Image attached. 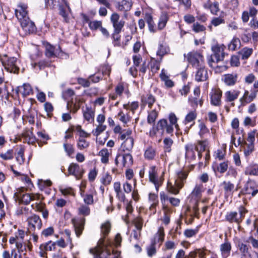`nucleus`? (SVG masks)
<instances>
[{
    "mask_svg": "<svg viewBox=\"0 0 258 258\" xmlns=\"http://www.w3.org/2000/svg\"><path fill=\"white\" fill-rule=\"evenodd\" d=\"M225 196H229L232 195L234 189V185L229 181H224L222 184Z\"/></svg>",
    "mask_w": 258,
    "mask_h": 258,
    "instance_id": "nucleus-27",
    "label": "nucleus"
},
{
    "mask_svg": "<svg viewBox=\"0 0 258 258\" xmlns=\"http://www.w3.org/2000/svg\"><path fill=\"white\" fill-rule=\"evenodd\" d=\"M197 69L195 75V80L197 82H204L208 78V74L207 70L205 68V64L200 66Z\"/></svg>",
    "mask_w": 258,
    "mask_h": 258,
    "instance_id": "nucleus-18",
    "label": "nucleus"
},
{
    "mask_svg": "<svg viewBox=\"0 0 258 258\" xmlns=\"http://www.w3.org/2000/svg\"><path fill=\"white\" fill-rule=\"evenodd\" d=\"M20 23L22 28L26 33H31L35 30L34 23L31 21L29 18L25 19Z\"/></svg>",
    "mask_w": 258,
    "mask_h": 258,
    "instance_id": "nucleus-21",
    "label": "nucleus"
},
{
    "mask_svg": "<svg viewBox=\"0 0 258 258\" xmlns=\"http://www.w3.org/2000/svg\"><path fill=\"white\" fill-rule=\"evenodd\" d=\"M146 21L148 25L150 31L152 32H155L156 31V29L154 27V23L151 15H147L146 16Z\"/></svg>",
    "mask_w": 258,
    "mask_h": 258,
    "instance_id": "nucleus-53",
    "label": "nucleus"
},
{
    "mask_svg": "<svg viewBox=\"0 0 258 258\" xmlns=\"http://www.w3.org/2000/svg\"><path fill=\"white\" fill-rule=\"evenodd\" d=\"M253 49L252 48L244 47L241 49L240 54L241 55L242 59H247L252 54Z\"/></svg>",
    "mask_w": 258,
    "mask_h": 258,
    "instance_id": "nucleus-51",
    "label": "nucleus"
},
{
    "mask_svg": "<svg viewBox=\"0 0 258 258\" xmlns=\"http://www.w3.org/2000/svg\"><path fill=\"white\" fill-rule=\"evenodd\" d=\"M102 26V22L100 21H93L89 22V27L92 30H96L100 28Z\"/></svg>",
    "mask_w": 258,
    "mask_h": 258,
    "instance_id": "nucleus-57",
    "label": "nucleus"
},
{
    "mask_svg": "<svg viewBox=\"0 0 258 258\" xmlns=\"http://www.w3.org/2000/svg\"><path fill=\"white\" fill-rule=\"evenodd\" d=\"M209 9L212 14L217 15L218 12L220 11L219 3L217 2H215L211 4L209 6Z\"/></svg>",
    "mask_w": 258,
    "mask_h": 258,
    "instance_id": "nucleus-54",
    "label": "nucleus"
},
{
    "mask_svg": "<svg viewBox=\"0 0 258 258\" xmlns=\"http://www.w3.org/2000/svg\"><path fill=\"white\" fill-rule=\"evenodd\" d=\"M28 222V230L34 231L36 229L40 230L42 225V221L39 216L33 215L27 219Z\"/></svg>",
    "mask_w": 258,
    "mask_h": 258,
    "instance_id": "nucleus-10",
    "label": "nucleus"
},
{
    "mask_svg": "<svg viewBox=\"0 0 258 258\" xmlns=\"http://www.w3.org/2000/svg\"><path fill=\"white\" fill-rule=\"evenodd\" d=\"M163 211L164 216L161 219L165 225H168L170 223V216L171 213V209L167 206H163Z\"/></svg>",
    "mask_w": 258,
    "mask_h": 258,
    "instance_id": "nucleus-32",
    "label": "nucleus"
},
{
    "mask_svg": "<svg viewBox=\"0 0 258 258\" xmlns=\"http://www.w3.org/2000/svg\"><path fill=\"white\" fill-rule=\"evenodd\" d=\"M111 180V176L109 173H105L103 174L101 181L104 185H107L110 183Z\"/></svg>",
    "mask_w": 258,
    "mask_h": 258,
    "instance_id": "nucleus-63",
    "label": "nucleus"
},
{
    "mask_svg": "<svg viewBox=\"0 0 258 258\" xmlns=\"http://www.w3.org/2000/svg\"><path fill=\"white\" fill-rule=\"evenodd\" d=\"M23 142H26L28 144H33L37 141L32 132L30 130H26L24 131L20 139Z\"/></svg>",
    "mask_w": 258,
    "mask_h": 258,
    "instance_id": "nucleus-17",
    "label": "nucleus"
},
{
    "mask_svg": "<svg viewBox=\"0 0 258 258\" xmlns=\"http://www.w3.org/2000/svg\"><path fill=\"white\" fill-rule=\"evenodd\" d=\"M63 148L68 156H71L74 154L75 150L72 144L64 143Z\"/></svg>",
    "mask_w": 258,
    "mask_h": 258,
    "instance_id": "nucleus-60",
    "label": "nucleus"
},
{
    "mask_svg": "<svg viewBox=\"0 0 258 258\" xmlns=\"http://www.w3.org/2000/svg\"><path fill=\"white\" fill-rule=\"evenodd\" d=\"M49 65L50 63L45 60H42L38 63H32V67L33 69L36 70H41L44 69L45 67L49 66Z\"/></svg>",
    "mask_w": 258,
    "mask_h": 258,
    "instance_id": "nucleus-44",
    "label": "nucleus"
},
{
    "mask_svg": "<svg viewBox=\"0 0 258 258\" xmlns=\"http://www.w3.org/2000/svg\"><path fill=\"white\" fill-rule=\"evenodd\" d=\"M185 156L186 157L195 158V147L192 144H188L185 146Z\"/></svg>",
    "mask_w": 258,
    "mask_h": 258,
    "instance_id": "nucleus-46",
    "label": "nucleus"
},
{
    "mask_svg": "<svg viewBox=\"0 0 258 258\" xmlns=\"http://www.w3.org/2000/svg\"><path fill=\"white\" fill-rule=\"evenodd\" d=\"M156 155V150L152 147H148L145 151L144 157L148 160H152Z\"/></svg>",
    "mask_w": 258,
    "mask_h": 258,
    "instance_id": "nucleus-39",
    "label": "nucleus"
},
{
    "mask_svg": "<svg viewBox=\"0 0 258 258\" xmlns=\"http://www.w3.org/2000/svg\"><path fill=\"white\" fill-rule=\"evenodd\" d=\"M132 134V131L131 130H124L120 132V135L118 138L122 141L126 140L127 139L133 138V137H131Z\"/></svg>",
    "mask_w": 258,
    "mask_h": 258,
    "instance_id": "nucleus-50",
    "label": "nucleus"
},
{
    "mask_svg": "<svg viewBox=\"0 0 258 258\" xmlns=\"http://www.w3.org/2000/svg\"><path fill=\"white\" fill-rule=\"evenodd\" d=\"M23 187L19 188L18 192L15 193L14 198L16 201H18L20 204L28 205L31 201H38L40 198L39 194H23Z\"/></svg>",
    "mask_w": 258,
    "mask_h": 258,
    "instance_id": "nucleus-2",
    "label": "nucleus"
},
{
    "mask_svg": "<svg viewBox=\"0 0 258 258\" xmlns=\"http://www.w3.org/2000/svg\"><path fill=\"white\" fill-rule=\"evenodd\" d=\"M19 91L23 96H26L32 94L33 90L29 84H24L19 87Z\"/></svg>",
    "mask_w": 258,
    "mask_h": 258,
    "instance_id": "nucleus-33",
    "label": "nucleus"
},
{
    "mask_svg": "<svg viewBox=\"0 0 258 258\" xmlns=\"http://www.w3.org/2000/svg\"><path fill=\"white\" fill-rule=\"evenodd\" d=\"M61 2L64 4L66 7L70 10V7L68 3L65 0H61ZM45 7L47 9H54L58 6L59 7V14L63 18L66 22L68 20V14L64 10L63 8L60 5V0H45Z\"/></svg>",
    "mask_w": 258,
    "mask_h": 258,
    "instance_id": "nucleus-3",
    "label": "nucleus"
},
{
    "mask_svg": "<svg viewBox=\"0 0 258 258\" xmlns=\"http://www.w3.org/2000/svg\"><path fill=\"white\" fill-rule=\"evenodd\" d=\"M24 149L22 148H21L17 153V155L16 156V160L19 162L20 164H22L24 162Z\"/></svg>",
    "mask_w": 258,
    "mask_h": 258,
    "instance_id": "nucleus-58",
    "label": "nucleus"
},
{
    "mask_svg": "<svg viewBox=\"0 0 258 258\" xmlns=\"http://www.w3.org/2000/svg\"><path fill=\"white\" fill-rule=\"evenodd\" d=\"M208 63L211 68H214L216 67L217 69L221 68V71H225L227 69V68L226 67V66H222V67H219L218 66H215V64L217 63V62H216V60L213 54L210 55L208 57Z\"/></svg>",
    "mask_w": 258,
    "mask_h": 258,
    "instance_id": "nucleus-45",
    "label": "nucleus"
},
{
    "mask_svg": "<svg viewBox=\"0 0 258 258\" xmlns=\"http://www.w3.org/2000/svg\"><path fill=\"white\" fill-rule=\"evenodd\" d=\"M110 20L115 33H119L124 25L125 22L123 20H120L119 15L116 13H114L111 15Z\"/></svg>",
    "mask_w": 258,
    "mask_h": 258,
    "instance_id": "nucleus-11",
    "label": "nucleus"
},
{
    "mask_svg": "<svg viewBox=\"0 0 258 258\" xmlns=\"http://www.w3.org/2000/svg\"><path fill=\"white\" fill-rule=\"evenodd\" d=\"M72 222L73 224L77 236L79 237L82 234L84 230L85 219L84 218L80 219L73 218L72 219Z\"/></svg>",
    "mask_w": 258,
    "mask_h": 258,
    "instance_id": "nucleus-15",
    "label": "nucleus"
},
{
    "mask_svg": "<svg viewBox=\"0 0 258 258\" xmlns=\"http://www.w3.org/2000/svg\"><path fill=\"white\" fill-rule=\"evenodd\" d=\"M89 142L85 139L79 138L77 141V147L80 150H84L87 148L89 146Z\"/></svg>",
    "mask_w": 258,
    "mask_h": 258,
    "instance_id": "nucleus-52",
    "label": "nucleus"
},
{
    "mask_svg": "<svg viewBox=\"0 0 258 258\" xmlns=\"http://www.w3.org/2000/svg\"><path fill=\"white\" fill-rule=\"evenodd\" d=\"M196 117L197 113L196 111H190L185 116V118L184 120L185 124L193 122V123L190 125V126H191L194 123V121Z\"/></svg>",
    "mask_w": 258,
    "mask_h": 258,
    "instance_id": "nucleus-47",
    "label": "nucleus"
},
{
    "mask_svg": "<svg viewBox=\"0 0 258 258\" xmlns=\"http://www.w3.org/2000/svg\"><path fill=\"white\" fill-rule=\"evenodd\" d=\"M184 56L185 58H187V61L193 67L196 68H198L200 66H203L205 64L203 55L198 52H190L187 55L184 54Z\"/></svg>",
    "mask_w": 258,
    "mask_h": 258,
    "instance_id": "nucleus-5",
    "label": "nucleus"
},
{
    "mask_svg": "<svg viewBox=\"0 0 258 258\" xmlns=\"http://www.w3.org/2000/svg\"><path fill=\"white\" fill-rule=\"evenodd\" d=\"M67 107L70 112L73 113H76L80 108V106L77 105L76 101L73 98L71 99H68Z\"/></svg>",
    "mask_w": 258,
    "mask_h": 258,
    "instance_id": "nucleus-31",
    "label": "nucleus"
},
{
    "mask_svg": "<svg viewBox=\"0 0 258 258\" xmlns=\"http://www.w3.org/2000/svg\"><path fill=\"white\" fill-rule=\"evenodd\" d=\"M187 173L185 171H180L177 173V178L175 179L174 185L168 182L167 189L168 191L174 195L178 194L179 189L183 186L185 180L187 177Z\"/></svg>",
    "mask_w": 258,
    "mask_h": 258,
    "instance_id": "nucleus-1",
    "label": "nucleus"
},
{
    "mask_svg": "<svg viewBox=\"0 0 258 258\" xmlns=\"http://www.w3.org/2000/svg\"><path fill=\"white\" fill-rule=\"evenodd\" d=\"M152 58L150 61V69L153 74L156 73L160 69V61Z\"/></svg>",
    "mask_w": 258,
    "mask_h": 258,
    "instance_id": "nucleus-43",
    "label": "nucleus"
},
{
    "mask_svg": "<svg viewBox=\"0 0 258 258\" xmlns=\"http://www.w3.org/2000/svg\"><path fill=\"white\" fill-rule=\"evenodd\" d=\"M228 168V162L224 161L220 163L219 166L217 167V171L221 173H224L225 172Z\"/></svg>",
    "mask_w": 258,
    "mask_h": 258,
    "instance_id": "nucleus-61",
    "label": "nucleus"
},
{
    "mask_svg": "<svg viewBox=\"0 0 258 258\" xmlns=\"http://www.w3.org/2000/svg\"><path fill=\"white\" fill-rule=\"evenodd\" d=\"M237 80L236 74H228L223 76L222 80L227 86H233L235 84Z\"/></svg>",
    "mask_w": 258,
    "mask_h": 258,
    "instance_id": "nucleus-24",
    "label": "nucleus"
},
{
    "mask_svg": "<svg viewBox=\"0 0 258 258\" xmlns=\"http://www.w3.org/2000/svg\"><path fill=\"white\" fill-rule=\"evenodd\" d=\"M84 170L81 166L76 163H72L68 167L69 175H73L77 180L82 178Z\"/></svg>",
    "mask_w": 258,
    "mask_h": 258,
    "instance_id": "nucleus-7",
    "label": "nucleus"
},
{
    "mask_svg": "<svg viewBox=\"0 0 258 258\" xmlns=\"http://www.w3.org/2000/svg\"><path fill=\"white\" fill-rule=\"evenodd\" d=\"M45 47V54L49 58L59 57L61 56V50L59 46L54 47L48 43L44 44Z\"/></svg>",
    "mask_w": 258,
    "mask_h": 258,
    "instance_id": "nucleus-8",
    "label": "nucleus"
},
{
    "mask_svg": "<svg viewBox=\"0 0 258 258\" xmlns=\"http://www.w3.org/2000/svg\"><path fill=\"white\" fill-rule=\"evenodd\" d=\"M256 92H252L248 95V91H245L243 96L239 99L241 105H245L246 104L251 102L256 97Z\"/></svg>",
    "mask_w": 258,
    "mask_h": 258,
    "instance_id": "nucleus-22",
    "label": "nucleus"
},
{
    "mask_svg": "<svg viewBox=\"0 0 258 258\" xmlns=\"http://www.w3.org/2000/svg\"><path fill=\"white\" fill-rule=\"evenodd\" d=\"M258 193L257 187L255 183L252 180H249L245 184L244 187L239 194L248 196V198L250 199L251 197H254Z\"/></svg>",
    "mask_w": 258,
    "mask_h": 258,
    "instance_id": "nucleus-6",
    "label": "nucleus"
},
{
    "mask_svg": "<svg viewBox=\"0 0 258 258\" xmlns=\"http://www.w3.org/2000/svg\"><path fill=\"white\" fill-rule=\"evenodd\" d=\"M133 223L137 230L141 231L143 225V220L142 218L138 217L134 219Z\"/></svg>",
    "mask_w": 258,
    "mask_h": 258,
    "instance_id": "nucleus-55",
    "label": "nucleus"
},
{
    "mask_svg": "<svg viewBox=\"0 0 258 258\" xmlns=\"http://www.w3.org/2000/svg\"><path fill=\"white\" fill-rule=\"evenodd\" d=\"M155 101V97L151 94L143 95L141 99V107L144 108L146 104H148L149 108H151Z\"/></svg>",
    "mask_w": 258,
    "mask_h": 258,
    "instance_id": "nucleus-23",
    "label": "nucleus"
},
{
    "mask_svg": "<svg viewBox=\"0 0 258 258\" xmlns=\"http://www.w3.org/2000/svg\"><path fill=\"white\" fill-rule=\"evenodd\" d=\"M54 242L50 241L48 242L42 244L39 246V255L41 257L47 258V252L51 251L55 248Z\"/></svg>",
    "mask_w": 258,
    "mask_h": 258,
    "instance_id": "nucleus-16",
    "label": "nucleus"
},
{
    "mask_svg": "<svg viewBox=\"0 0 258 258\" xmlns=\"http://www.w3.org/2000/svg\"><path fill=\"white\" fill-rule=\"evenodd\" d=\"M222 92L220 89H215L211 94V102L214 106H219L221 104V98Z\"/></svg>",
    "mask_w": 258,
    "mask_h": 258,
    "instance_id": "nucleus-19",
    "label": "nucleus"
},
{
    "mask_svg": "<svg viewBox=\"0 0 258 258\" xmlns=\"http://www.w3.org/2000/svg\"><path fill=\"white\" fill-rule=\"evenodd\" d=\"M134 145V140L133 138L127 139L124 140L121 143V150L123 152H130L133 148Z\"/></svg>",
    "mask_w": 258,
    "mask_h": 258,
    "instance_id": "nucleus-26",
    "label": "nucleus"
},
{
    "mask_svg": "<svg viewBox=\"0 0 258 258\" xmlns=\"http://www.w3.org/2000/svg\"><path fill=\"white\" fill-rule=\"evenodd\" d=\"M158 115L157 112L155 110L151 111L148 116V122L149 123L154 122Z\"/></svg>",
    "mask_w": 258,
    "mask_h": 258,
    "instance_id": "nucleus-64",
    "label": "nucleus"
},
{
    "mask_svg": "<svg viewBox=\"0 0 258 258\" xmlns=\"http://www.w3.org/2000/svg\"><path fill=\"white\" fill-rule=\"evenodd\" d=\"M83 116L89 122H92L94 120L95 112L91 107L86 106L83 110Z\"/></svg>",
    "mask_w": 258,
    "mask_h": 258,
    "instance_id": "nucleus-25",
    "label": "nucleus"
},
{
    "mask_svg": "<svg viewBox=\"0 0 258 258\" xmlns=\"http://www.w3.org/2000/svg\"><path fill=\"white\" fill-rule=\"evenodd\" d=\"M208 145L207 142L205 141H200L199 142L198 145L196 146L195 147V150L198 152V156L200 158L202 157L201 152L202 151H205L207 150V146Z\"/></svg>",
    "mask_w": 258,
    "mask_h": 258,
    "instance_id": "nucleus-38",
    "label": "nucleus"
},
{
    "mask_svg": "<svg viewBox=\"0 0 258 258\" xmlns=\"http://www.w3.org/2000/svg\"><path fill=\"white\" fill-rule=\"evenodd\" d=\"M224 45L216 44L212 47V50L217 62L224 60L226 53Z\"/></svg>",
    "mask_w": 258,
    "mask_h": 258,
    "instance_id": "nucleus-13",
    "label": "nucleus"
},
{
    "mask_svg": "<svg viewBox=\"0 0 258 258\" xmlns=\"http://www.w3.org/2000/svg\"><path fill=\"white\" fill-rule=\"evenodd\" d=\"M203 191V184H197L191 192V196L192 197H196V198L200 199L201 197L202 193Z\"/></svg>",
    "mask_w": 258,
    "mask_h": 258,
    "instance_id": "nucleus-42",
    "label": "nucleus"
},
{
    "mask_svg": "<svg viewBox=\"0 0 258 258\" xmlns=\"http://www.w3.org/2000/svg\"><path fill=\"white\" fill-rule=\"evenodd\" d=\"M238 248L240 252L243 254L244 256H250L249 252L250 247L243 243H239Z\"/></svg>",
    "mask_w": 258,
    "mask_h": 258,
    "instance_id": "nucleus-48",
    "label": "nucleus"
},
{
    "mask_svg": "<svg viewBox=\"0 0 258 258\" xmlns=\"http://www.w3.org/2000/svg\"><path fill=\"white\" fill-rule=\"evenodd\" d=\"M149 177L150 181L154 183L156 190L158 191L159 186L162 183L163 180L161 178L158 177L157 175V170L155 166H152L150 167Z\"/></svg>",
    "mask_w": 258,
    "mask_h": 258,
    "instance_id": "nucleus-9",
    "label": "nucleus"
},
{
    "mask_svg": "<svg viewBox=\"0 0 258 258\" xmlns=\"http://www.w3.org/2000/svg\"><path fill=\"white\" fill-rule=\"evenodd\" d=\"M241 148L243 151L244 155L248 156L254 150V144L248 143L244 141L241 144Z\"/></svg>",
    "mask_w": 258,
    "mask_h": 258,
    "instance_id": "nucleus-28",
    "label": "nucleus"
},
{
    "mask_svg": "<svg viewBox=\"0 0 258 258\" xmlns=\"http://www.w3.org/2000/svg\"><path fill=\"white\" fill-rule=\"evenodd\" d=\"M28 6L27 5L20 3L18 6V8L15 10V15L20 23L22 21L29 18L28 16Z\"/></svg>",
    "mask_w": 258,
    "mask_h": 258,
    "instance_id": "nucleus-12",
    "label": "nucleus"
},
{
    "mask_svg": "<svg viewBox=\"0 0 258 258\" xmlns=\"http://www.w3.org/2000/svg\"><path fill=\"white\" fill-rule=\"evenodd\" d=\"M241 42L239 38L234 37L228 45V49L232 51H235L240 47Z\"/></svg>",
    "mask_w": 258,
    "mask_h": 258,
    "instance_id": "nucleus-37",
    "label": "nucleus"
},
{
    "mask_svg": "<svg viewBox=\"0 0 258 258\" xmlns=\"http://www.w3.org/2000/svg\"><path fill=\"white\" fill-rule=\"evenodd\" d=\"M75 131H76L79 136V138L85 139L90 136V134L88 133L82 128L80 125H77L75 127Z\"/></svg>",
    "mask_w": 258,
    "mask_h": 258,
    "instance_id": "nucleus-49",
    "label": "nucleus"
},
{
    "mask_svg": "<svg viewBox=\"0 0 258 258\" xmlns=\"http://www.w3.org/2000/svg\"><path fill=\"white\" fill-rule=\"evenodd\" d=\"M231 246L229 242L226 241L220 245V250L223 256L226 257L229 255L231 251Z\"/></svg>",
    "mask_w": 258,
    "mask_h": 258,
    "instance_id": "nucleus-36",
    "label": "nucleus"
},
{
    "mask_svg": "<svg viewBox=\"0 0 258 258\" xmlns=\"http://www.w3.org/2000/svg\"><path fill=\"white\" fill-rule=\"evenodd\" d=\"M160 77L161 80L164 82L166 87L171 88L174 86V82L169 79V76L165 74L164 70H162L161 73L160 74Z\"/></svg>",
    "mask_w": 258,
    "mask_h": 258,
    "instance_id": "nucleus-30",
    "label": "nucleus"
},
{
    "mask_svg": "<svg viewBox=\"0 0 258 258\" xmlns=\"http://www.w3.org/2000/svg\"><path fill=\"white\" fill-rule=\"evenodd\" d=\"M168 19L169 16L168 14L165 12H163L160 17L158 24V27L159 30L163 29L166 26Z\"/></svg>",
    "mask_w": 258,
    "mask_h": 258,
    "instance_id": "nucleus-34",
    "label": "nucleus"
},
{
    "mask_svg": "<svg viewBox=\"0 0 258 258\" xmlns=\"http://www.w3.org/2000/svg\"><path fill=\"white\" fill-rule=\"evenodd\" d=\"M237 213L236 212H231L227 213L226 216V219L227 221L232 223L233 222H237L238 220L236 218Z\"/></svg>",
    "mask_w": 258,
    "mask_h": 258,
    "instance_id": "nucleus-56",
    "label": "nucleus"
},
{
    "mask_svg": "<svg viewBox=\"0 0 258 258\" xmlns=\"http://www.w3.org/2000/svg\"><path fill=\"white\" fill-rule=\"evenodd\" d=\"M246 175H258V165L254 164L247 167L245 171Z\"/></svg>",
    "mask_w": 258,
    "mask_h": 258,
    "instance_id": "nucleus-40",
    "label": "nucleus"
},
{
    "mask_svg": "<svg viewBox=\"0 0 258 258\" xmlns=\"http://www.w3.org/2000/svg\"><path fill=\"white\" fill-rule=\"evenodd\" d=\"M7 56L6 55L1 60L4 66L5 69L8 72L14 74H18L19 68L18 66V59L17 58L13 57L7 59Z\"/></svg>",
    "mask_w": 258,
    "mask_h": 258,
    "instance_id": "nucleus-4",
    "label": "nucleus"
},
{
    "mask_svg": "<svg viewBox=\"0 0 258 258\" xmlns=\"http://www.w3.org/2000/svg\"><path fill=\"white\" fill-rule=\"evenodd\" d=\"M133 6L132 0H122L116 4V8L120 11L127 12L130 11Z\"/></svg>",
    "mask_w": 258,
    "mask_h": 258,
    "instance_id": "nucleus-20",
    "label": "nucleus"
},
{
    "mask_svg": "<svg viewBox=\"0 0 258 258\" xmlns=\"http://www.w3.org/2000/svg\"><path fill=\"white\" fill-rule=\"evenodd\" d=\"M225 15V13L224 12L222 11L221 12V14L220 15V17H215L213 18V19L211 21V24L215 27H217L218 26H219L220 25L222 24L225 23V20L223 19V17Z\"/></svg>",
    "mask_w": 258,
    "mask_h": 258,
    "instance_id": "nucleus-41",
    "label": "nucleus"
},
{
    "mask_svg": "<svg viewBox=\"0 0 258 258\" xmlns=\"http://www.w3.org/2000/svg\"><path fill=\"white\" fill-rule=\"evenodd\" d=\"M98 155L101 157V162L102 163L107 164L108 162L110 153L107 149L104 148L100 150Z\"/></svg>",
    "mask_w": 258,
    "mask_h": 258,
    "instance_id": "nucleus-35",
    "label": "nucleus"
},
{
    "mask_svg": "<svg viewBox=\"0 0 258 258\" xmlns=\"http://www.w3.org/2000/svg\"><path fill=\"white\" fill-rule=\"evenodd\" d=\"M119 160H121V165L122 166H130L133 164V159L132 156L129 154H124L123 155L118 154L116 156L115 163L118 166L120 163Z\"/></svg>",
    "mask_w": 258,
    "mask_h": 258,
    "instance_id": "nucleus-14",
    "label": "nucleus"
},
{
    "mask_svg": "<svg viewBox=\"0 0 258 258\" xmlns=\"http://www.w3.org/2000/svg\"><path fill=\"white\" fill-rule=\"evenodd\" d=\"M147 254L149 256L152 257L156 253V244L152 243L147 248Z\"/></svg>",
    "mask_w": 258,
    "mask_h": 258,
    "instance_id": "nucleus-59",
    "label": "nucleus"
},
{
    "mask_svg": "<svg viewBox=\"0 0 258 258\" xmlns=\"http://www.w3.org/2000/svg\"><path fill=\"white\" fill-rule=\"evenodd\" d=\"M163 143L164 144V148L166 152H170L171 151V147L173 144V141L172 139L169 138H165Z\"/></svg>",
    "mask_w": 258,
    "mask_h": 258,
    "instance_id": "nucleus-62",
    "label": "nucleus"
},
{
    "mask_svg": "<svg viewBox=\"0 0 258 258\" xmlns=\"http://www.w3.org/2000/svg\"><path fill=\"white\" fill-rule=\"evenodd\" d=\"M239 94L238 90L227 91L224 94L225 100L227 102L233 101L238 98Z\"/></svg>",
    "mask_w": 258,
    "mask_h": 258,
    "instance_id": "nucleus-29",
    "label": "nucleus"
}]
</instances>
